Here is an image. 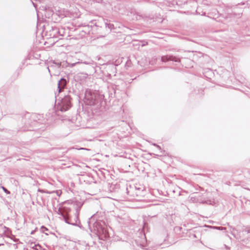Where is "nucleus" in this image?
<instances>
[{
	"mask_svg": "<svg viewBox=\"0 0 250 250\" xmlns=\"http://www.w3.org/2000/svg\"><path fill=\"white\" fill-rule=\"evenodd\" d=\"M62 104H63L61 108V111H66L71 106L70 102L68 98H64L62 101Z\"/></svg>",
	"mask_w": 250,
	"mask_h": 250,
	"instance_id": "nucleus-1",
	"label": "nucleus"
},
{
	"mask_svg": "<svg viewBox=\"0 0 250 250\" xmlns=\"http://www.w3.org/2000/svg\"><path fill=\"white\" fill-rule=\"evenodd\" d=\"M66 82L64 79H61L58 83V88L59 89V92L61 91V89L63 88L66 85Z\"/></svg>",
	"mask_w": 250,
	"mask_h": 250,
	"instance_id": "nucleus-2",
	"label": "nucleus"
},
{
	"mask_svg": "<svg viewBox=\"0 0 250 250\" xmlns=\"http://www.w3.org/2000/svg\"><path fill=\"white\" fill-rule=\"evenodd\" d=\"M161 60L163 62H166L169 60L173 61V59L172 56H165L162 57Z\"/></svg>",
	"mask_w": 250,
	"mask_h": 250,
	"instance_id": "nucleus-3",
	"label": "nucleus"
},
{
	"mask_svg": "<svg viewBox=\"0 0 250 250\" xmlns=\"http://www.w3.org/2000/svg\"><path fill=\"white\" fill-rule=\"evenodd\" d=\"M2 189H3V190L5 191V192L7 193H9V191H8L7 190V189H6L5 188L3 187L2 188Z\"/></svg>",
	"mask_w": 250,
	"mask_h": 250,
	"instance_id": "nucleus-4",
	"label": "nucleus"
}]
</instances>
